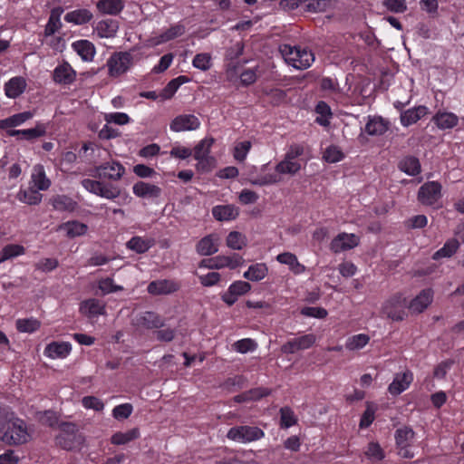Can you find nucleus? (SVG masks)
Wrapping results in <instances>:
<instances>
[{
  "label": "nucleus",
  "mask_w": 464,
  "mask_h": 464,
  "mask_svg": "<svg viewBox=\"0 0 464 464\" xmlns=\"http://www.w3.org/2000/svg\"><path fill=\"white\" fill-rule=\"evenodd\" d=\"M407 309L406 297L401 293H396L383 303L382 313L392 321L401 322L408 316Z\"/></svg>",
  "instance_id": "nucleus-1"
},
{
  "label": "nucleus",
  "mask_w": 464,
  "mask_h": 464,
  "mask_svg": "<svg viewBox=\"0 0 464 464\" xmlns=\"http://www.w3.org/2000/svg\"><path fill=\"white\" fill-rule=\"evenodd\" d=\"M1 434H3V440L13 445L24 444L30 439L25 422L15 416Z\"/></svg>",
  "instance_id": "nucleus-2"
},
{
  "label": "nucleus",
  "mask_w": 464,
  "mask_h": 464,
  "mask_svg": "<svg viewBox=\"0 0 464 464\" xmlns=\"http://www.w3.org/2000/svg\"><path fill=\"white\" fill-rule=\"evenodd\" d=\"M264 436L265 432L260 428L247 425L232 427L227 434V439L241 443L256 441Z\"/></svg>",
  "instance_id": "nucleus-3"
},
{
  "label": "nucleus",
  "mask_w": 464,
  "mask_h": 464,
  "mask_svg": "<svg viewBox=\"0 0 464 464\" xmlns=\"http://www.w3.org/2000/svg\"><path fill=\"white\" fill-rule=\"evenodd\" d=\"M132 55L128 52L114 53L107 61L109 75L119 77L132 65Z\"/></svg>",
  "instance_id": "nucleus-4"
},
{
  "label": "nucleus",
  "mask_w": 464,
  "mask_h": 464,
  "mask_svg": "<svg viewBox=\"0 0 464 464\" xmlns=\"http://www.w3.org/2000/svg\"><path fill=\"white\" fill-rule=\"evenodd\" d=\"M441 185L438 181L424 183L418 191V200L426 206H433L441 198Z\"/></svg>",
  "instance_id": "nucleus-5"
},
{
  "label": "nucleus",
  "mask_w": 464,
  "mask_h": 464,
  "mask_svg": "<svg viewBox=\"0 0 464 464\" xmlns=\"http://www.w3.org/2000/svg\"><path fill=\"white\" fill-rule=\"evenodd\" d=\"M316 341L314 334H304L288 340L281 346V351L285 354H293L298 351L306 350L312 347Z\"/></svg>",
  "instance_id": "nucleus-6"
},
{
  "label": "nucleus",
  "mask_w": 464,
  "mask_h": 464,
  "mask_svg": "<svg viewBox=\"0 0 464 464\" xmlns=\"http://www.w3.org/2000/svg\"><path fill=\"white\" fill-rule=\"evenodd\" d=\"M94 171V178L119 180L125 173V168L118 161H111L96 167Z\"/></svg>",
  "instance_id": "nucleus-7"
},
{
  "label": "nucleus",
  "mask_w": 464,
  "mask_h": 464,
  "mask_svg": "<svg viewBox=\"0 0 464 464\" xmlns=\"http://www.w3.org/2000/svg\"><path fill=\"white\" fill-rule=\"evenodd\" d=\"M289 49V53L293 55L289 60L292 62L293 67L304 70L311 66L314 61V55L311 51L301 49L300 47L285 46V50Z\"/></svg>",
  "instance_id": "nucleus-8"
},
{
  "label": "nucleus",
  "mask_w": 464,
  "mask_h": 464,
  "mask_svg": "<svg viewBox=\"0 0 464 464\" xmlns=\"http://www.w3.org/2000/svg\"><path fill=\"white\" fill-rule=\"evenodd\" d=\"M251 290V285L246 281L237 280L233 282L227 290L221 295V300L232 306L238 299L239 296L248 293Z\"/></svg>",
  "instance_id": "nucleus-9"
},
{
  "label": "nucleus",
  "mask_w": 464,
  "mask_h": 464,
  "mask_svg": "<svg viewBox=\"0 0 464 464\" xmlns=\"http://www.w3.org/2000/svg\"><path fill=\"white\" fill-rule=\"evenodd\" d=\"M180 283L171 279H159L151 281L147 287L148 292L153 295H170L180 289Z\"/></svg>",
  "instance_id": "nucleus-10"
},
{
  "label": "nucleus",
  "mask_w": 464,
  "mask_h": 464,
  "mask_svg": "<svg viewBox=\"0 0 464 464\" xmlns=\"http://www.w3.org/2000/svg\"><path fill=\"white\" fill-rule=\"evenodd\" d=\"M200 125L199 120L192 114H182L175 117L170 122V130L175 132L197 130Z\"/></svg>",
  "instance_id": "nucleus-11"
},
{
  "label": "nucleus",
  "mask_w": 464,
  "mask_h": 464,
  "mask_svg": "<svg viewBox=\"0 0 464 464\" xmlns=\"http://www.w3.org/2000/svg\"><path fill=\"white\" fill-rule=\"evenodd\" d=\"M433 301V290L425 288L420 292L409 304L408 309L412 313H422Z\"/></svg>",
  "instance_id": "nucleus-12"
},
{
  "label": "nucleus",
  "mask_w": 464,
  "mask_h": 464,
  "mask_svg": "<svg viewBox=\"0 0 464 464\" xmlns=\"http://www.w3.org/2000/svg\"><path fill=\"white\" fill-rule=\"evenodd\" d=\"M359 244L356 234H337L331 243V249L334 253H340L353 248Z\"/></svg>",
  "instance_id": "nucleus-13"
},
{
  "label": "nucleus",
  "mask_w": 464,
  "mask_h": 464,
  "mask_svg": "<svg viewBox=\"0 0 464 464\" xmlns=\"http://www.w3.org/2000/svg\"><path fill=\"white\" fill-rule=\"evenodd\" d=\"M72 352V344L69 342H52L46 345L44 353L51 359H64Z\"/></svg>",
  "instance_id": "nucleus-14"
},
{
  "label": "nucleus",
  "mask_w": 464,
  "mask_h": 464,
  "mask_svg": "<svg viewBox=\"0 0 464 464\" xmlns=\"http://www.w3.org/2000/svg\"><path fill=\"white\" fill-rule=\"evenodd\" d=\"M80 313L90 318L105 314V305L96 298H89L80 304Z\"/></svg>",
  "instance_id": "nucleus-15"
},
{
  "label": "nucleus",
  "mask_w": 464,
  "mask_h": 464,
  "mask_svg": "<svg viewBox=\"0 0 464 464\" xmlns=\"http://www.w3.org/2000/svg\"><path fill=\"white\" fill-rule=\"evenodd\" d=\"M76 72L72 66L64 62L53 71V81L60 84L68 85L75 81Z\"/></svg>",
  "instance_id": "nucleus-16"
},
{
  "label": "nucleus",
  "mask_w": 464,
  "mask_h": 464,
  "mask_svg": "<svg viewBox=\"0 0 464 464\" xmlns=\"http://www.w3.org/2000/svg\"><path fill=\"white\" fill-rule=\"evenodd\" d=\"M412 381L413 375L411 372L397 374L389 385L388 391L392 395L397 396L406 391Z\"/></svg>",
  "instance_id": "nucleus-17"
},
{
  "label": "nucleus",
  "mask_w": 464,
  "mask_h": 464,
  "mask_svg": "<svg viewBox=\"0 0 464 464\" xmlns=\"http://www.w3.org/2000/svg\"><path fill=\"white\" fill-rule=\"evenodd\" d=\"M138 324L146 329H160L164 326V319L157 313L145 311L141 313L138 319Z\"/></svg>",
  "instance_id": "nucleus-18"
},
{
  "label": "nucleus",
  "mask_w": 464,
  "mask_h": 464,
  "mask_svg": "<svg viewBox=\"0 0 464 464\" xmlns=\"http://www.w3.org/2000/svg\"><path fill=\"white\" fill-rule=\"evenodd\" d=\"M133 193L142 198H156L161 194V188L154 184L144 181H138L134 184Z\"/></svg>",
  "instance_id": "nucleus-19"
},
{
  "label": "nucleus",
  "mask_w": 464,
  "mask_h": 464,
  "mask_svg": "<svg viewBox=\"0 0 464 464\" xmlns=\"http://www.w3.org/2000/svg\"><path fill=\"white\" fill-rule=\"evenodd\" d=\"M46 128L44 124L38 123L34 128L27 130H7V135L10 137L21 136V139L33 140L44 136Z\"/></svg>",
  "instance_id": "nucleus-20"
},
{
  "label": "nucleus",
  "mask_w": 464,
  "mask_h": 464,
  "mask_svg": "<svg viewBox=\"0 0 464 464\" xmlns=\"http://www.w3.org/2000/svg\"><path fill=\"white\" fill-rule=\"evenodd\" d=\"M428 113V110L425 106H418L412 109H409L401 111V123L404 127H408L416 123L419 120L423 118Z\"/></svg>",
  "instance_id": "nucleus-21"
},
{
  "label": "nucleus",
  "mask_w": 464,
  "mask_h": 464,
  "mask_svg": "<svg viewBox=\"0 0 464 464\" xmlns=\"http://www.w3.org/2000/svg\"><path fill=\"white\" fill-rule=\"evenodd\" d=\"M389 129V121L381 116L369 118L365 125V131L371 136H379L384 134Z\"/></svg>",
  "instance_id": "nucleus-22"
},
{
  "label": "nucleus",
  "mask_w": 464,
  "mask_h": 464,
  "mask_svg": "<svg viewBox=\"0 0 464 464\" xmlns=\"http://www.w3.org/2000/svg\"><path fill=\"white\" fill-rule=\"evenodd\" d=\"M238 214V208L234 205H218L212 208L213 217L219 221L235 219Z\"/></svg>",
  "instance_id": "nucleus-23"
},
{
  "label": "nucleus",
  "mask_w": 464,
  "mask_h": 464,
  "mask_svg": "<svg viewBox=\"0 0 464 464\" xmlns=\"http://www.w3.org/2000/svg\"><path fill=\"white\" fill-rule=\"evenodd\" d=\"M119 29V22L115 19H105L100 21L96 27L95 31L97 34L101 38H111L114 37Z\"/></svg>",
  "instance_id": "nucleus-24"
},
{
  "label": "nucleus",
  "mask_w": 464,
  "mask_h": 464,
  "mask_svg": "<svg viewBox=\"0 0 464 464\" xmlns=\"http://www.w3.org/2000/svg\"><path fill=\"white\" fill-rule=\"evenodd\" d=\"M200 267H208L210 269H220L229 267L234 269L238 266V261L232 263V258L229 256H216L214 258L204 259L200 262Z\"/></svg>",
  "instance_id": "nucleus-25"
},
{
  "label": "nucleus",
  "mask_w": 464,
  "mask_h": 464,
  "mask_svg": "<svg viewBox=\"0 0 464 464\" xmlns=\"http://www.w3.org/2000/svg\"><path fill=\"white\" fill-rule=\"evenodd\" d=\"M398 168L410 176H417L421 170L419 159L411 155L402 158L398 163Z\"/></svg>",
  "instance_id": "nucleus-26"
},
{
  "label": "nucleus",
  "mask_w": 464,
  "mask_h": 464,
  "mask_svg": "<svg viewBox=\"0 0 464 464\" xmlns=\"http://www.w3.org/2000/svg\"><path fill=\"white\" fill-rule=\"evenodd\" d=\"M276 260L284 265L288 266L289 269L295 275L304 272L305 266L299 263L296 256L290 252H284L276 256Z\"/></svg>",
  "instance_id": "nucleus-27"
},
{
  "label": "nucleus",
  "mask_w": 464,
  "mask_h": 464,
  "mask_svg": "<svg viewBox=\"0 0 464 464\" xmlns=\"http://www.w3.org/2000/svg\"><path fill=\"white\" fill-rule=\"evenodd\" d=\"M216 234H208L197 245V251L201 256H211L218 252V239L214 238Z\"/></svg>",
  "instance_id": "nucleus-28"
},
{
  "label": "nucleus",
  "mask_w": 464,
  "mask_h": 464,
  "mask_svg": "<svg viewBox=\"0 0 464 464\" xmlns=\"http://www.w3.org/2000/svg\"><path fill=\"white\" fill-rule=\"evenodd\" d=\"M26 82L23 77H14L5 85V95L15 99L24 92Z\"/></svg>",
  "instance_id": "nucleus-29"
},
{
  "label": "nucleus",
  "mask_w": 464,
  "mask_h": 464,
  "mask_svg": "<svg viewBox=\"0 0 464 464\" xmlns=\"http://www.w3.org/2000/svg\"><path fill=\"white\" fill-rule=\"evenodd\" d=\"M73 50L81 56L83 61L91 62L95 55V47L88 40H79L72 44Z\"/></svg>",
  "instance_id": "nucleus-30"
},
{
  "label": "nucleus",
  "mask_w": 464,
  "mask_h": 464,
  "mask_svg": "<svg viewBox=\"0 0 464 464\" xmlns=\"http://www.w3.org/2000/svg\"><path fill=\"white\" fill-rule=\"evenodd\" d=\"M268 274V267L265 263H256L251 265L243 274V276L253 282L263 280Z\"/></svg>",
  "instance_id": "nucleus-31"
},
{
  "label": "nucleus",
  "mask_w": 464,
  "mask_h": 464,
  "mask_svg": "<svg viewBox=\"0 0 464 464\" xmlns=\"http://www.w3.org/2000/svg\"><path fill=\"white\" fill-rule=\"evenodd\" d=\"M140 432L139 428H133L126 432L117 431L111 437V443L113 445H125L139 439Z\"/></svg>",
  "instance_id": "nucleus-32"
},
{
  "label": "nucleus",
  "mask_w": 464,
  "mask_h": 464,
  "mask_svg": "<svg viewBox=\"0 0 464 464\" xmlns=\"http://www.w3.org/2000/svg\"><path fill=\"white\" fill-rule=\"evenodd\" d=\"M154 243L155 241L152 238L137 236L127 242V247L138 254H143L147 252Z\"/></svg>",
  "instance_id": "nucleus-33"
},
{
  "label": "nucleus",
  "mask_w": 464,
  "mask_h": 464,
  "mask_svg": "<svg viewBox=\"0 0 464 464\" xmlns=\"http://www.w3.org/2000/svg\"><path fill=\"white\" fill-rule=\"evenodd\" d=\"M51 204L58 211L72 212L76 209L78 204L72 198L65 195H56L51 198Z\"/></svg>",
  "instance_id": "nucleus-34"
},
{
  "label": "nucleus",
  "mask_w": 464,
  "mask_h": 464,
  "mask_svg": "<svg viewBox=\"0 0 464 464\" xmlns=\"http://www.w3.org/2000/svg\"><path fill=\"white\" fill-rule=\"evenodd\" d=\"M96 6L102 14L116 15L123 9L124 3L122 0H99Z\"/></svg>",
  "instance_id": "nucleus-35"
},
{
  "label": "nucleus",
  "mask_w": 464,
  "mask_h": 464,
  "mask_svg": "<svg viewBox=\"0 0 464 464\" xmlns=\"http://www.w3.org/2000/svg\"><path fill=\"white\" fill-rule=\"evenodd\" d=\"M93 15L91 11L82 8L68 12L64 16V20L74 24H84L89 23Z\"/></svg>",
  "instance_id": "nucleus-36"
},
{
  "label": "nucleus",
  "mask_w": 464,
  "mask_h": 464,
  "mask_svg": "<svg viewBox=\"0 0 464 464\" xmlns=\"http://www.w3.org/2000/svg\"><path fill=\"white\" fill-rule=\"evenodd\" d=\"M32 181L38 190H46L51 186V181L46 178L44 168L41 164L34 167Z\"/></svg>",
  "instance_id": "nucleus-37"
},
{
  "label": "nucleus",
  "mask_w": 464,
  "mask_h": 464,
  "mask_svg": "<svg viewBox=\"0 0 464 464\" xmlns=\"http://www.w3.org/2000/svg\"><path fill=\"white\" fill-rule=\"evenodd\" d=\"M433 121L440 129H451L458 124V117L451 112H437L433 117Z\"/></svg>",
  "instance_id": "nucleus-38"
},
{
  "label": "nucleus",
  "mask_w": 464,
  "mask_h": 464,
  "mask_svg": "<svg viewBox=\"0 0 464 464\" xmlns=\"http://www.w3.org/2000/svg\"><path fill=\"white\" fill-rule=\"evenodd\" d=\"M63 12V9L62 7H55L51 11L49 20L44 28V34L46 36L53 35L61 27L60 16Z\"/></svg>",
  "instance_id": "nucleus-39"
},
{
  "label": "nucleus",
  "mask_w": 464,
  "mask_h": 464,
  "mask_svg": "<svg viewBox=\"0 0 464 464\" xmlns=\"http://www.w3.org/2000/svg\"><path fill=\"white\" fill-rule=\"evenodd\" d=\"M188 82V77L186 76H179L175 79H172L160 92V98L162 100H169L173 97L179 87L184 83Z\"/></svg>",
  "instance_id": "nucleus-40"
},
{
  "label": "nucleus",
  "mask_w": 464,
  "mask_h": 464,
  "mask_svg": "<svg viewBox=\"0 0 464 464\" xmlns=\"http://www.w3.org/2000/svg\"><path fill=\"white\" fill-rule=\"evenodd\" d=\"M459 247V243L457 239H450L444 244V246L441 248L437 250L432 255V259L440 260V258L450 257L457 252Z\"/></svg>",
  "instance_id": "nucleus-41"
},
{
  "label": "nucleus",
  "mask_w": 464,
  "mask_h": 464,
  "mask_svg": "<svg viewBox=\"0 0 464 464\" xmlns=\"http://www.w3.org/2000/svg\"><path fill=\"white\" fill-rule=\"evenodd\" d=\"M15 326L18 332L33 334L40 329L41 322L35 318H22L17 319Z\"/></svg>",
  "instance_id": "nucleus-42"
},
{
  "label": "nucleus",
  "mask_w": 464,
  "mask_h": 464,
  "mask_svg": "<svg viewBox=\"0 0 464 464\" xmlns=\"http://www.w3.org/2000/svg\"><path fill=\"white\" fill-rule=\"evenodd\" d=\"M25 253V248L18 244H9L0 251V264Z\"/></svg>",
  "instance_id": "nucleus-43"
},
{
  "label": "nucleus",
  "mask_w": 464,
  "mask_h": 464,
  "mask_svg": "<svg viewBox=\"0 0 464 464\" xmlns=\"http://www.w3.org/2000/svg\"><path fill=\"white\" fill-rule=\"evenodd\" d=\"M185 33V26L181 24H177L170 26L167 31L156 38L155 44H162L173 40Z\"/></svg>",
  "instance_id": "nucleus-44"
},
{
  "label": "nucleus",
  "mask_w": 464,
  "mask_h": 464,
  "mask_svg": "<svg viewBox=\"0 0 464 464\" xmlns=\"http://www.w3.org/2000/svg\"><path fill=\"white\" fill-rule=\"evenodd\" d=\"M55 442L65 450H72L81 445L82 437L81 435H75V438H72V436L57 435Z\"/></svg>",
  "instance_id": "nucleus-45"
},
{
  "label": "nucleus",
  "mask_w": 464,
  "mask_h": 464,
  "mask_svg": "<svg viewBox=\"0 0 464 464\" xmlns=\"http://www.w3.org/2000/svg\"><path fill=\"white\" fill-rule=\"evenodd\" d=\"M414 435L413 430L410 427L397 429L394 435L396 447L411 444Z\"/></svg>",
  "instance_id": "nucleus-46"
},
{
  "label": "nucleus",
  "mask_w": 464,
  "mask_h": 464,
  "mask_svg": "<svg viewBox=\"0 0 464 464\" xmlns=\"http://www.w3.org/2000/svg\"><path fill=\"white\" fill-rule=\"evenodd\" d=\"M276 171L279 174L295 175L301 169V164L297 161L285 158L276 166Z\"/></svg>",
  "instance_id": "nucleus-47"
},
{
  "label": "nucleus",
  "mask_w": 464,
  "mask_h": 464,
  "mask_svg": "<svg viewBox=\"0 0 464 464\" xmlns=\"http://www.w3.org/2000/svg\"><path fill=\"white\" fill-rule=\"evenodd\" d=\"M376 411L377 405L374 402L366 401V409L363 411L359 423V427L361 429H366L372 425L375 420Z\"/></svg>",
  "instance_id": "nucleus-48"
},
{
  "label": "nucleus",
  "mask_w": 464,
  "mask_h": 464,
  "mask_svg": "<svg viewBox=\"0 0 464 464\" xmlns=\"http://www.w3.org/2000/svg\"><path fill=\"white\" fill-rule=\"evenodd\" d=\"M370 341V336L365 334H358L346 340L345 347L350 351L362 349Z\"/></svg>",
  "instance_id": "nucleus-49"
},
{
  "label": "nucleus",
  "mask_w": 464,
  "mask_h": 464,
  "mask_svg": "<svg viewBox=\"0 0 464 464\" xmlns=\"http://www.w3.org/2000/svg\"><path fill=\"white\" fill-rule=\"evenodd\" d=\"M246 382V378L243 375H235L229 377L221 384V388L228 392H234L242 389Z\"/></svg>",
  "instance_id": "nucleus-50"
},
{
  "label": "nucleus",
  "mask_w": 464,
  "mask_h": 464,
  "mask_svg": "<svg viewBox=\"0 0 464 464\" xmlns=\"http://www.w3.org/2000/svg\"><path fill=\"white\" fill-rule=\"evenodd\" d=\"M297 422V419L294 411L290 407H283L280 409V427L282 429H288Z\"/></svg>",
  "instance_id": "nucleus-51"
},
{
  "label": "nucleus",
  "mask_w": 464,
  "mask_h": 464,
  "mask_svg": "<svg viewBox=\"0 0 464 464\" xmlns=\"http://www.w3.org/2000/svg\"><path fill=\"white\" fill-rule=\"evenodd\" d=\"M364 454L369 459L375 461H382L385 458L384 450L381 445L375 441L368 443Z\"/></svg>",
  "instance_id": "nucleus-52"
},
{
  "label": "nucleus",
  "mask_w": 464,
  "mask_h": 464,
  "mask_svg": "<svg viewBox=\"0 0 464 464\" xmlns=\"http://www.w3.org/2000/svg\"><path fill=\"white\" fill-rule=\"evenodd\" d=\"M214 141L215 140L213 138L204 139L200 140L194 148L195 160L209 156L210 148L213 145Z\"/></svg>",
  "instance_id": "nucleus-53"
},
{
  "label": "nucleus",
  "mask_w": 464,
  "mask_h": 464,
  "mask_svg": "<svg viewBox=\"0 0 464 464\" xmlns=\"http://www.w3.org/2000/svg\"><path fill=\"white\" fill-rule=\"evenodd\" d=\"M97 195L108 199H114L121 195V189L112 184L102 182V186Z\"/></svg>",
  "instance_id": "nucleus-54"
},
{
  "label": "nucleus",
  "mask_w": 464,
  "mask_h": 464,
  "mask_svg": "<svg viewBox=\"0 0 464 464\" xmlns=\"http://www.w3.org/2000/svg\"><path fill=\"white\" fill-rule=\"evenodd\" d=\"M98 288L102 292V295H108L123 290L122 286L115 285L113 280L110 277L99 280Z\"/></svg>",
  "instance_id": "nucleus-55"
},
{
  "label": "nucleus",
  "mask_w": 464,
  "mask_h": 464,
  "mask_svg": "<svg viewBox=\"0 0 464 464\" xmlns=\"http://www.w3.org/2000/svg\"><path fill=\"white\" fill-rule=\"evenodd\" d=\"M343 151L337 146H329L324 152L323 159L330 163H335L343 159Z\"/></svg>",
  "instance_id": "nucleus-56"
},
{
  "label": "nucleus",
  "mask_w": 464,
  "mask_h": 464,
  "mask_svg": "<svg viewBox=\"0 0 464 464\" xmlns=\"http://www.w3.org/2000/svg\"><path fill=\"white\" fill-rule=\"evenodd\" d=\"M43 195L38 189L29 188L21 193L20 199L28 205H37L41 202Z\"/></svg>",
  "instance_id": "nucleus-57"
},
{
  "label": "nucleus",
  "mask_w": 464,
  "mask_h": 464,
  "mask_svg": "<svg viewBox=\"0 0 464 464\" xmlns=\"http://www.w3.org/2000/svg\"><path fill=\"white\" fill-rule=\"evenodd\" d=\"M133 411V407L130 403H122L117 405L112 410V416L118 420L128 419Z\"/></svg>",
  "instance_id": "nucleus-58"
},
{
  "label": "nucleus",
  "mask_w": 464,
  "mask_h": 464,
  "mask_svg": "<svg viewBox=\"0 0 464 464\" xmlns=\"http://www.w3.org/2000/svg\"><path fill=\"white\" fill-rule=\"evenodd\" d=\"M59 266V261L56 258H43L34 264L36 270L44 273L53 271Z\"/></svg>",
  "instance_id": "nucleus-59"
},
{
  "label": "nucleus",
  "mask_w": 464,
  "mask_h": 464,
  "mask_svg": "<svg viewBox=\"0 0 464 464\" xmlns=\"http://www.w3.org/2000/svg\"><path fill=\"white\" fill-rule=\"evenodd\" d=\"M251 149V142L245 140L237 143L234 148L233 156L236 160L242 162L245 160L246 154Z\"/></svg>",
  "instance_id": "nucleus-60"
},
{
  "label": "nucleus",
  "mask_w": 464,
  "mask_h": 464,
  "mask_svg": "<svg viewBox=\"0 0 464 464\" xmlns=\"http://www.w3.org/2000/svg\"><path fill=\"white\" fill-rule=\"evenodd\" d=\"M234 348L237 353H246L248 352H252V351L256 350V343L250 338H245V339L237 341L234 343Z\"/></svg>",
  "instance_id": "nucleus-61"
},
{
  "label": "nucleus",
  "mask_w": 464,
  "mask_h": 464,
  "mask_svg": "<svg viewBox=\"0 0 464 464\" xmlns=\"http://www.w3.org/2000/svg\"><path fill=\"white\" fill-rule=\"evenodd\" d=\"M301 314L307 317L324 319L327 316L328 312L323 307L304 306L300 311Z\"/></svg>",
  "instance_id": "nucleus-62"
},
{
  "label": "nucleus",
  "mask_w": 464,
  "mask_h": 464,
  "mask_svg": "<svg viewBox=\"0 0 464 464\" xmlns=\"http://www.w3.org/2000/svg\"><path fill=\"white\" fill-rule=\"evenodd\" d=\"M34 113L30 111L14 114L7 118L9 128L19 126L26 121L32 119Z\"/></svg>",
  "instance_id": "nucleus-63"
},
{
  "label": "nucleus",
  "mask_w": 464,
  "mask_h": 464,
  "mask_svg": "<svg viewBox=\"0 0 464 464\" xmlns=\"http://www.w3.org/2000/svg\"><path fill=\"white\" fill-rule=\"evenodd\" d=\"M192 64L198 69L207 71L211 66V57L208 53H198L194 57Z\"/></svg>",
  "instance_id": "nucleus-64"
}]
</instances>
